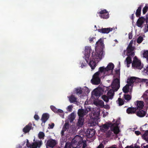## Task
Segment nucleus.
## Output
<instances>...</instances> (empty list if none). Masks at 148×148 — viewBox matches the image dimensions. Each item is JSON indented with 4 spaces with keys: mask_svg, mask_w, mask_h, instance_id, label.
<instances>
[{
    "mask_svg": "<svg viewBox=\"0 0 148 148\" xmlns=\"http://www.w3.org/2000/svg\"><path fill=\"white\" fill-rule=\"evenodd\" d=\"M95 50L93 51L91 57L90 59L89 65L92 70L94 69L97 66V64L104 57L105 54L103 50L104 44L101 39L99 40L96 42ZM91 50L90 46H86L84 52L85 59L87 62L89 60L90 53Z\"/></svg>",
    "mask_w": 148,
    "mask_h": 148,
    "instance_id": "f257e3e1",
    "label": "nucleus"
},
{
    "mask_svg": "<svg viewBox=\"0 0 148 148\" xmlns=\"http://www.w3.org/2000/svg\"><path fill=\"white\" fill-rule=\"evenodd\" d=\"M116 74L114 75V79L110 86L108 87H104V89L108 90L107 96L105 95H103L101 97V99L105 102L107 103L109 99H112L114 95V92L116 91L120 87V71L117 70L115 71Z\"/></svg>",
    "mask_w": 148,
    "mask_h": 148,
    "instance_id": "f03ea898",
    "label": "nucleus"
},
{
    "mask_svg": "<svg viewBox=\"0 0 148 148\" xmlns=\"http://www.w3.org/2000/svg\"><path fill=\"white\" fill-rule=\"evenodd\" d=\"M114 67V64L111 62L109 63L106 68L103 67H100L99 71L93 75L91 80L92 83L94 84H99L100 82V78L112 74Z\"/></svg>",
    "mask_w": 148,
    "mask_h": 148,
    "instance_id": "7ed1b4c3",
    "label": "nucleus"
},
{
    "mask_svg": "<svg viewBox=\"0 0 148 148\" xmlns=\"http://www.w3.org/2000/svg\"><path fill=\"white\" fill-rule=\"evenodd\" d=\"M71 145L73 148H86V140L83 141L82 138L79 136H76L73 139L71 144L69 143H66L64 148H71Z\"/></svg>",
    "mask_w": 148,
    "mask_h": 148,
    "instance_id": "20e7f679",
    "label": "nucleus"
},
{
    "mask_svg": "<svg viewBox=\"0 0 148 148\" xmlns=\"http://www.w3.org/2000/svg\"><path fill=\"white\" fill-rule=\"evenodd\" d=\"M109 127H111V130L108 132L107 134L108 136H110L113 135V132L115 134H117L119 133V130L118 125H116L115 124H112L111 123H107L102 126H100V131L102 132H105L108 129Z\"/></svg>",
    "mask_w": 148,
    "mask_h": 148,
    "instance_id": "39448f33",
    "label": "nucleus"
},
{
    "mask_svg": "<svg viewBox=\"0 0 148 148\" xmlns=\"http://www.w3.org/2000/svg\"><path fill=\"white\" fill-rule=\"evenodd\" d=\"M125 63L126 64L127 67H129L130 64L132 63V67L135 69L140 70L143 67V64L141 63L140 61L138 59L136 56L134 58L132 63L131 58L128 56L126 59L125 61Z\"/></svg>",
    "mask_w": 148,
    "mask_h": 148,
    "instance_id": "423d86ee",
    "label": "nucleus"
},
{
    "mask_svg": "<svg viewBox=\"0 0 148 148\" xmlns=\"http://www.w3.org/2000/svg\"><path fill=\"white\" fill-rule=\"evenodd\" d=\"M133 43V40H131L127 48V50L123 51V57H125L126 56H133L134 55V53L133 51L134 48L132 47Z\"/></svg>",
    "mask_w": 148,
    "mask_h": 148,
    "instance_id": "0eeeda50",
    "label": "nucleus"
},
{
    "mask_svg": "<svg viewBox=\"0 0 148 148\" xmlns=\"http://www.w3.org/2000/svg\"><path fill=\"white\" fill-rule=\"evenodd\" d=\"M42 144L41 140H34V143L32 145L29 144L28 140H27L26 145L30 148H40Z\"/></svg>",
    "mask_w": 148,
    "mask_h": 148,
    "instance_id": "6e6552de",
    "label": "nucleus"
},
{
    "mask_svg": "<svg viewBox=\"0 0 148 148\" xmlns=\"http://www.w3.org/2000/svg\"><path fill=\"white\" fill-rule=\"evenodd\" d=\"M100 114V110H99L97 111V113H93V116L91 118V122L90 124L91 126H95L97 125L100 121L99 116Z\"/></svg>",
    "mask_w": 148,
    "mask_h": 148,
    "instance_id": "1a4fd4ad",
    "label": "nucleus"
},
{
    "mask_svg": "<svg viewBox=\"0 0 148 148\" xmlns=\"http://www.w3.org/2000/svg\"><path fill=\"white\" fill-rule=\"evenodd\" d=\"M147 80L146 79H143L141 80L138 78L132 77L128 79L127 80V83L128 84L130 85V86L131 87L132 84L135 82H137L140 81L147 82Z\"/></svg>",
    "mask_w": 148,
    "mask_h": 148,
    "instance_id": "9d476101",
    "label": "nucleus"
},
{
    "mask_svg": "<svg viewBox=\"0 0 148 148\" xmlns=\"http://www.w3.org/2000/svg\"><path fill=\"white\" fill-rule=\"evenodd\" d=\"M104 88H102L100 87H98L94 89L92 92V95H95L98 97L104 93Z\"/></svg>",
    "mask_w": 148,
    "mask_h": 148,
    "instance_id": "9b49d317",
    "label": "nucleus"
},
{
    "mask_svg": "<svg viewBox=\"0 0 148 148\" xmlns=\"http://www.w3.org/2000/svg\"><path fill=\"white\" fill-rule=\"evenodd\" d=\"M89 92L90 91L88 88L86 87H84V88L82 89L81 88H80L76 90V92L78 95L81 94H83V93H85V95H87Z\"/></svg>",
    "mask_w": 148,
    "mask_h": 148,
    "instance_id": "f8f14e48",
    "label": "nucleus"
},
{
    "mask_svg": "<svg viewBox=\"0 0 148 148\" xmlns=\"http://www.w3.org/2000/svg\"><path fill=\"white\" fill-rule=\"evenodd\" d=\"M51 109L55 113L58 114L62 118H64V113L63 110L61 109H58L55 107L51 106L50 107Z\"/></svg>",
    "mask_w": 148,
    "mask_h": 148,
    "instance_id": "ddd939ff",
    "label": "nucleus"
},
{
    "mask_svg": "<svg viewBox=\"0 0 148 148\" xmlns=\"http://www.w3.org/2000/svg\"><path fill=\"white\" fill-rule=\"evenodd\" d=\"M90 111V107H88L86 110L79 109L78 111V114L79 117H82L84 115L87 114L89 111Z\"/></svg>",
    "mask_w": 148,
    "mask_h": 148,
    "instance_id": "4468645a",
    "label": "nucleus"
},
{
    "mask_svg": "<svg viewBox=\"0 0 148 148\" xmlns=\"http://www.w3.org/2000/svg\"><path fill=\"white\" fill-rule=\"evenodd\" d=\"M99 13L101 18L106 19L109 17V14L106 10H101L99 12Z\"/></svg>",
    "mask_w": 148,
    "mask_h": 148,
    "instance_id": "2eb2a0df",
    "label": "nucleus"
},
{
    "mask_svg": "<svg viewBox=\"0 0 148 148\" xmlns=\"http://www.w3.org/2000/svg\"><path fill=\"white\" fill-rule=\"evenodd\" d=\"M57 143V141L55 140L50 139L48 140L46 143V147L48 148V147H53Z\"/></svg>",
    "mask_w": 148,
    "mask_h": 148,
    "instance_id": "dca6fc26",
    "label": "nucleus"
},
{
    "mask_svg": "<svg viewBox=\"0 0 148 148\" xmlns=\"http://www.w3.org/2000/svg\"><path fill=\"white\" fill-rule=\"evenodd\" d=\"M114 29V28H103L98 29V31L100 33L103 34H108L110 32L112 31Z\"/></svg>",
    "mask_w": 148,
    "mask_h": 148,
    "instance_id": "f3484780",
    "label": "nucleus"
},
{
    "mask_svg": "<svg viewBox=\"0 0 148 148\" xmlns=\"http://www.w3.org/2000/svg\"><path fill=\"white\" fill-rule=\"evenodd\" d=\"M95 132L93 129H88L86 132V135L88 138L91 137L94 135Z\"/></svg>",
    "mask_w": 148,
    "mask_h": 148,
    "instance_id": "a211bd4d",
    "label": "nucleus"
},
{
    "mask_svg": "<svg viewBox=\"0 0 148 148\" xmlns=\"http://www.w3.org/2000/svg\"><path fill=\"white\" fill-rule=\"evenodd\" d=\"M69 102L71 103H78V102L77 101V98L73 94L70 96L67 97Z\"/></svg>",
    "mask_w": 148,
    "mask_h": 148,
    "instance_id": "6ab92c4d",
    "label": "nucleus"
},
{
    "mask_svg": "<svg viewBox=\"0 0 148 148\" xmlns=\"http://www.w3.org/2000/svg\"><path fill=\"white\" fill-rule=\"evenodd\" d=\"M135 105H136V109H141L143 108L144 106V103L142 101H137L135 103Z\"/></svg>",
    "mask_w": 148,
    "mask_h": 148,
    "instance_id": "aec40b11",
    "label": "nucleus"
},
{
    "mask_svg": "<svg viewBox=\"0 0 148 148\" xmlns=\"http://www.w3.org/2000/svg\"><path fill=\"white\" fill-rule=\"evenodd\" d=\"M94 104L98 106L103 107L104 106V103L101 100H97L94 102Z\"/></svg>",
    "mask_w": 148,
    "mask_h": 148,
    "instance_id": "412c9836",
    "label": "nucleus"
},
{
    "mask_svg": "<svg viewBox=\"0 0 148 148\" xmlns=\"http://www.w3.org/2000/svg\"><path fill=\"white\" fill-rule=\"evenodd\" d=\"M32 126V124L29 123L23 129V132L25 133L29 132L31 129Z\"/></svg>",
    "mask_w": 148,
    "mask_h": 148,
    "instance_id": "4be33fe9",
    "label": "nucleus"
},
{
    "mask_svg": "<svg viewBox=\"0 0 148 148\" xmlns=\"http://www.w3.org/2000/svg\"><path fill=\"white\" fill-rule=\"evenodd\" d=\"M145 21V19L143 17L139 18L137 22V25L139 27H141L142 25Z\"/></svg>",
    "mask_w": 148,
    "mask_h": 148,
    "instance_id": "5701e85b",
    "label": "nucleus"
},
{
    "mask_svg": "<svg viewBox=\"0 0 148 148\" xmlns=\"http://www.w3.org/2000/svg\"><path fill=\"white\" fill-rule=\"evenodd\" d=\"M49 118V114L45 113L43 114L42 116L41 120L43 122L45 123Z\"/></svg>",
    "mask_w": 148,
    "mask_h": 148,
    "instance_id": "b1692460",
    "label": "nucleus"
},
{
    "mask_svg": "<svg viewBox=\"0 0 148 148\" xmlns=\"http://www.w3.org/2000/svg\"><path fill=\"white\" fill-rule=\"evenodd\" d=\"M136 108H129L127 110V112L128 114L134 113L136 111Z\"/></svg>",
    "mask_w": 148,
    "mask_h": 148,
    "instance_id": "393cba45",
    "label": "nucleus"
},
{
    "mask_svg": "<svg viewBox=\"0 0 148 148\" xmlns=\"http://www.w3.org/2000/svg\"><path fill=\"white\" fill-rule=\"evenodd\" d=\"M69 124L68 123H66L64 125L63 127L62 130L61 132V134L62 135H63L64 134V132L66 131L69 128Z\"/></svg>",
    "mask_w": 148,
    "mask_h": 148,
    "instance_id": "a878e982",
    "label": "nucleus"
},
{
    "mask_svg": "<svg viewBox=\"0 0 148 148\" xmlns=\"http://www.w3.org/2000/svg\"><path fill=\"white\" fill-rule=\"evenodd\" d=\"M146 114V112L143 110L139 111L137 113V115L140 117H143Z\"/></svg>",
    "mask_w": 148,
    "mask_h": 148,
    "instance_id": "bb28decb",
    "label": "nucleus"
},
{
    "mask_svg": "<svg viewBox=\"0 0 148 148\" xmlns=\"http://www.w3.org/2000/svg\"><path fill=\"white\" fill-rule=\"evenodd\" d=\"M130 85L128 84L123 88V90L124 92L126 93L130 91Z\"/></svg>",
    "mask_w": 148,
    "mask_h": 148,
    "instance_id": "cd10ccee",
    "label": "nucleus"
},
{
    "mask_svg": "<svg viewBox=\"0 0 148 148\" xmlns=\"http://www.w3.org/2000/svg\"><path fill=\"white\" fill-rule=\"evenodd\" d=\"M75 114L73 112L71 113L69 116V119L70 122H71L75 119Z\"/></svg>",
    "mask_w": 148,
    "mask_h": 148,
    "instance_id": "c85d7f7f",
    "label": "nucleus"
},
{
    "mask_svg": "<svg viewBox=\"0 0 148 148\" xmlns=\"http://www.w3.org/2000/svg\"><path fill=\"white\" fill-rule=\"evenodd\" d=\"M83 119L82 117H79L77 124V125L80 127H82L83 125Z\"/></svg>",
    "mask_w": 148,
    "mask_h": 148,
    "instance_id": "c756f323",
    "label": "nucleus"
},
{
    "mask_svg": "<svg viewBox=\"0 0 148 148\" xmlns=\"http://www.w3.org/2000/svg\"><path fill=\"white\" fill-rule=\"evenodd\" d=\"M142 137L148 143V130L145 132V133L142 135Z\"/></svg>",
    "mask_w": 148,
    "mask_h": 148,
    "instance_id": "7c9ffc66",
    "label": "nucleus"
},
{
    "mask_svg": "<svg viewBox=\"0 0 148 148\" xmlns=\"http://www.w3.org/2000/svg\"><path fill=\"white\" fill-rule=\"evenodd\" d=\"M142 97L145 99L146 102L148 104V95L147 92H145Z\"/></svg>",
    "mask_w": 148,
    "mask_h": 148,
    "instance_id": "2f4dec72",
    "label": "nucleus"
},
{
    "mask_svg": "<svg viewBox=\"0 0 148 148\" xmlns=\"http://www.w3.org/2000/svg\"><path fill=\"white\" fill-rule=\"evenodd\" d=\"M141 8L140 7H139L136 11V14L137 17L139 16L140 14V12Z\"/></svg>",
    "mask_w": 148,
    "mask_h": 148,
    "instance_id": "473e14b6",
    "label": "nucleus"
},
{
    "mask_svg": "<svg viewBox=\"0 0 148 148\" xmlns=\"http://www.w3.org/2000/svg\"><path fill=\"white\" fill-rule=\"evenodd\" d=\"M143 57L147 58L148 57V50H144L143 53Z\"/></svg>",
    "mask_w": 148,
    "mask_h": 148,
    "instance_id": "72a5a7b5",
    "label": "nucleus"
},
{
    "mask_svg": "<svg viewBox=\"0 0 148 148\" xmlns=\"http://www.w3.org/2000/svg\"><path fill=\"white\" fill-rule=\"evenodd\" d=\"M116 102L119 106L122 105L123 104V101L120 98L118 99V100L116 101Z\"/></svg>",
    "mask_w": 148,
    "mask_h": 148,
    "instance_id": "f704fd0d",
    "label": "nucleus"
},
{
    "mask_svg": "<svg viewBox=\"0 0 148 148\" xmlns=\"http://www.w3.org/2000/svg\"><path fill=\"white\" fill-rule=\"evenodd\" d=\"M73 106L72 105H69L66 108L67 110L69 112H71L72 110Z\"/></svg>",
    "mask_w": 148,
    "mask_h": 148,
    "instance_id": "c9c22d12",
    "label": "nucleus"
},
{
    "mask_svg": "<svg viewBox=\"0 0 148 148\" xmlns=\"http://www.w3.org/2000/svg\"><path fill=\"white\" fill-rule=\"evenodd\" d=\"M148 8V4H146L145 6L143 8V11L144 14H145L147 11Z\"/></svg>",
    "mask_w": 148,
    "mask_h": 148,
    "instance_id": "e433bc0d",
    "label": "nucleus"
},
{
    "mask_svg": "<svg viewBox=\"0 0 148 148\" xmlns=\"http://www.w3.org/2000/svg\"><path fill=\"white\" fill-rule=\"evenodd\" d=\"M143 74L145 75H148V66L145 68L144 71L143 72Z\"/></svg>",
    "mask_w": 148,
    "mask_h": 148,
    "instance_id": "4c0bfd02",
    "label": "nucleus"
},
{
    "mask_svg": "<svg viewBox=\"0 0 148 148\" xmlns=\"http://www.w3.org/2000/svg\"><path fill=\"white\" fill-rule=\"evenodd\" d=\"M124 98L126 100L128 101L131 99V97L130 95H125Z\"/></svg>",
    "mask_w": 148,
    "mask_h": 148,
    "instance_id": "58836bf2",
    "label": "nucleus"
},
{
    "mask_svg": "<svg viewBox=\"0 0 148 148\" xmlns=\"http://www.w3.org/2000/svg\"><path fill=\"white\" fill-rule=\"evenodd\" d=\"M80 63L81 64V67L82 68H83L84 67H86V63H85V61H81L80 62Z\"/></svg>",
    "mask_w": 148,
    "mask_h": 148,
    "instance_id": "ea45409f",
    "label": "nucleus"
},
{
    "mask_svg": "<svg viewBox=\"0 0 148 148\" xmlns=\"http://www.w3.org/2000/svg\"><path fill=\"white\" fill-rule=\"evenodd\" d=\"M45 136L44 134L42 132H40L38 134V137L40 138H43Z\"/></svg>",
    "mask_w": 148,
    "mask_h": 148,
    "instance_id": "a19ab883",
    "label": "nucleus"
},
{
    "mask_svg": "<svg viewBox=\"0 0 148 148\" xmlns=\"http://www.w3.org/2000/svg\"><path fill=\"white\" fill-rule=\"evenodd\" d=\"M143 38L142 37L139 36L137 39V42L140 43L143 40Z\"/></svg>",
    "mask_w": 148,
    "mask_h": 148,
    "instance_id": "79ce46f5",
    "label": "nucleus"
},
{
    "mask_svg": "<svg viewBox=\"0 0 148 148\" xmlns=\"http://www.w3.org/2000/svg\"><path fill=\"white\" fill-rule=\"evenodd\" d=\"M49 127H48V128L49 129H52L53 128V127L54 126V123H52L50 124H49Z\"/></svg>",
    "mask_w": 148,
    "mask_h": 148,
    "instance_id": "37998d69",
    "label": "nucleus"
},
{
    "mask_svg": "<svg viewBox=\"0 0 148 148\" xmlns=\"http://www.w3.org/2000/svg\"><path fill=\"white\" fill-rule=\"evenodd\" d=\"M103 117H105L106 115H108V113L106 112H103Z\"/></svg>",
    "mask_w": 148,
    "mask_h": 148,
    "instance_id": "c03bdc74",
    "label": "nucleus"
},
{
    "mask_svg": "<svg viewBox=\"0 0 148 148\" xmlns=\"http://www.w3.org/2000/svg\"><path fill=\"white\" fill-rule=\"evenodd\" d=\"M95 39V37H92V38L90 37L89 38V40L90 41V42H91Z\"/></svg>",
    "mask_w": 148,
    "mask_h": 148,
    "instance_id": "a18cd8bd",
    "label": "nucleus"
},
{
    "mask_svg": "<svg viewBox=\"0 0 148 148\" xmlns=\"http://www.w3.org/2000/svg\"><path fill=\"white\" fill-rule=\"evenodd\" d=\"M103 107L104 108L108 109L110 108L108 104L106 105L105 106L104 105V106Z\"/></svg>",
    "mask_w": 148,
    "mask_h": 148,
    "instance_id": "49530a36",
    "label": "nucleus"
},
{
    "mask_svg": "<svg viewBox=\"0 0 148 148\" xmlns=\"http://www.w3.org/2000/svg\"><path fill=\"white\" fill-rule=\"evenodd\" d=\"M129 38V39H131L132 37V34L131 33H130L128 34Z\"/></svg>",
    "mask_w": 148,
    "mask_h": 148,
    "instance_id": "de8ad7c7",
    "label": "nucleus"
},
{
    "mask_svg": "<svg viewBox=\"0 0 148 148\" xmlns=\"http://www.w3.org/2000/svg\"><path fill=\"white\" fill-rule=\"evenodd\" d=\"M34 118L36 120H37L39 119V117L37 115H35L34 116Z\"/></svg>",
    "mask_w": 148,
    "mask_h": 148,
    "instance_id": "09e8293b",
    "label": "nucleus"
},
{
    "mask_svg": "<svg viewBox=\"0 0 148 148\" xmlns=\"http://www.w3.org/2000/svg\"><path fill=\"white\" fill-rule=\"evenodd\" d=\"M97 148H103V146L102 144H100Z\"/></svg>",
    "mask_w": 148,
    "mask_h": 148,
    "instance_id": "8fccbe9b",
    "label": "nucleus"
},
{
    "mask_svg": "<svg viewBox=\"0 0 148 148\" xmlns=\"http://www.w3.org/2000/svg\"><path fill=\"white\" fill-rule=\"evenodd\" d=\"M97 148H103V146L102 144H100Z\"/></svg>",
    "mask_w": 148,
    "mask_h": 148,
    "instance_id": "3c124183",
    "label": "nucleus"
},
{
    "mask_svg": "<svg viewBox=\"0 0 148 148\" xmlns=\"http://www.w3.org/2000/svg\"><path fill=\"white\" fill-rule=\"evenodd\" d=\"M135 133L137 135H138L140 134V132L138 131H135Z\"/></svg>",
    "mask_w": 148,
    "mask_h": 148,
    "instance_id": "603ef678",
    "label": "nucleus"
},
{
    "mask_svg": "<svg viewBox=\"0 0 148 148\" xmlns=\"http://www.w3.org/2000/svg\"><path fill=\"white\" fill-rule=\"evenodd\" d=\"M125 148H134V147L133 145H131L130 146H127Z\"/></svg>",
    "mask_w": 148,
    "mask_h": 148,
    "instance_id": "864d4df0",
    "label": "nucleus"
},
{
    "mask_svg": "<svg viewBox=\"0 0 148 148\" xmlns=\"http://www.w3.org/2000/svg\"><path fill=\"white\" fill-rule=\"evenodd\" d=\"M90 103H88L87 101H86L85 102V104H86V105L90 104Z\"/></svg>",
    "mask_w": 148,
    "mask_h": 148,
    "instance_id": "5fc2aeb1",
    "label": "nucleus"
},
{
    "mask_svg": "<svg viewBox=\"0 0 148 148\" xmlns=\"http://www.w3.org/2000/svg\"><path fill=\"white\" fill-rule=\"evenodd\" d=\"M144 148H148V145H147L146 146H144Z\"/></svg>",
    "mask_w": 148,
    "mask_h": 148,
    "instance_id": "6e6d98bb",
    "label": "nucleus"
},
{
    "mask_svg": "<svg viewBox=\"0 0 148 148\" xmlns=\"http://www.w3.org/2000/svg\"><path fill=\"white\" fill-rule=\"evenodd\" d=\"M17 148H21V147L20 145H18L17 147Z\"/></svg>",
    "mask_w": 148,
    "mask_h": 148,
    "instance_id": "4d7b16f0",
    "label": "nucleus"
},
{
    "mask_svg": "<svg viewBox=\"0 0 148 148\" xmlns=\"http://www.w3.org/2000/svg\"><path fill=\"white\" fill-rule=\"evenodd\" d=\"M134 14H132V18H131L132 19H133V16Z\"/></svg>",
    "mask_w": 148,
    "mask_h": 148,
    "instance_id": "13d9d810",
    "label": "nucleus"
},
{
    "mask_svg": "<svg viewBox=\"0 0 148 148\" xmlns=\"http://www.w3.org/2000/svg\"><path fill=\"white\" fill-rule=\"evenodd\" d=\"M114 41H115V42H117V40H114Z\"/></svg>",
    "mask_w": 148,
    "mask_h": 148,
    "instance_id": "bf43d9fd",
    "label": "nucleus"
},
{
    "mask_svg": "<svg viewBox=\"0 0 148 148\" xmlns=\"http://www.w3.org/2000/svg\"><path fill=\"white\" fill-rule=\"evenodd\" d=\"M147 125V124H145L144 125L145 126H146Z\"/></svg>",
    "mask_w": 148,
    "mask_h": 148,
    "instance_id": "052dcab7",
    "label": "nucleus"
},
{
    "mask_svg": "<svg viewBox=\"0 0 148 148\" xmlns=\"http://www.w3.org/2000/svg\"><path fill=\"white\" fill-rule=\"evenodd\" d=\"M147 61L148 62V57L147 58Z\"/></svg>",
    "mask_w": 148,
    "mask_h": 148,
    "instance_id": "680f3d73",
    "label": "nucleus"
},
{
    "mask_svg": "<svg viewBox=\"0 0 148 148\" xmlns=\"http://www.w3.org/2000/svg\"><path fill=\"white\" fill-rule=\"evenodd\" d=\"M95 28H96V25H95Z\"/></svg>",
    "mask_w": 148,
    "mask_h": 148,
    "instance_id": "e2e57ef3",
    "label": "nucleus"
},
{
    "mask_svg": "<svg viewBox=\"0 0 148 148\" xmlns=\"http://www.w3.org/2000/svg\"><path fill=\"white\" fill-rule=\"evenodd\" d=\"M121 93H120L119 94V95H121Z\"/></svg>",
    "mask_w": 148,
    "mask_h": 148,
    "instance_id": "0e129e2a",
    "label": "nucleus"
},
{
    "mask_svg": "<svg viewBox=\"0 0 148 148\" xmlns=\"http://www.w3.org/2000/svg\"><path fill=\"white\" fill-rule=\"evenodd\" d=\"M41 124H42V123Z\"/></svg>",
    "mask_w": 148,
    "mask_h": 148,
    "instance_id": "69168bd1",
    "label": "nucleus"
}]
</instances>
